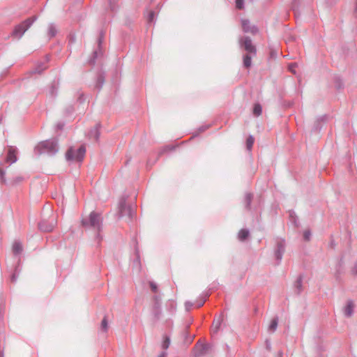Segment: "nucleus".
I'll return each instance as SVG.
<instances>
[{
  "label": "nucleus",
  "mask_w": 357,
  "mask_h": 357,
  "mask_svg": "<svg viewBox=\"0 0 357 357\" xmlns=\"http://www.w3.org/2000/svg\"><path fill=\"white\" fill-rule=\"evenodd\" d=\"M81 225L84 229H91L97 232L96 238L99 243L102 239L100 231L102 229V217L100 213L92 211L89 216L82 217Z\"/></svg>",
  "instance_id": "f257e3e1"
},
{
  "label": "nucleus",
  "mask_w": 357,
  "mask_h": 357,
  "mask_svg": "<svg viewBox=\"0 0 357 357\" xmlns=\"http://www.w3.org/2000/svg\"><path fill=\"white\" fill-rule=\"evenodd\" d=\"M59 151L58 141L56 139H48L40 142L34 149V153L37 155L47 154L54 155Z\"/></svg>",
  "instance_id": "f03ea898"
},
{
  "label": "nucleus",
  "mask_w": 357,
  "mask_h": 357,
  "mask_svg": "<svg viewBox=\"0 0 357 357\" xmlns=\"http://www.w3.org/2000/svg\"><path fill=\"white\" fill-rule=\"evenodd\" d=\"M127 197L123 196L120 198L118 204V216L119 218L127 216L130 220H132L135 217V211L132 206L127 205Z\"/></svg>",
  "instance_id": "7ed1b4c3"
},
{
  "label": "nucleus",
  "mask_w": 357,
  "mask_h": 357,
  "mask_svg": "<svg viewBox=\"0 0 357 357\" xmlns=\"http://www.w3.org/2000/svg\"><path fill=\"white\" fill-rule=\"evenodd\" d=\"M86 148L84 145L80 146L77 149L73 147L68 149L66 153V159L68 162H82L85 156Z\"/></svg>",
  "instance_id": "20e7f679"
},
{
  "label": "nucleus",
  "mask_w": 357,
  "mask_h": 357,
  "mask_svg": "<svg viewBox=\"0 0 357 357\" xmlns=\"http://www.w3.org/2000/svg\"><path fill=\"white\" fill-rule=\"evenodd\" d=\"M37 20L36 16H33L31 17L27 18L22 23L17 24L14 28L12 36L20 38L22 37L24 33L28 30L31 26L33 24V22Z\"/></svg>",
  "instance_id": "39448f33"
},
{
  "label": "nucleus",
  "mask_w": 357,
  "mask_h": 357,
  "mask_svg": "<svg viewBox=\"0 0 357 357\" xmlns=\"http://www.w3.org/2000/svg\"><path fill=\"white\" fill-rule=\"evenodd\" d=\"M153 305L151 310L152 321L153 323L158 321L162 317L161 297L155 295L153 298Z\"/></svg>",
  "instance_id": "423d86ee"
},
{
  "label": "nucleus",
  "mask_w": 357,
  "mask_h": 357,
  "mask_svg": "<svg viewBox=\"0 0 357 357\" xmlns=\"http://www.w3.org/2000/svg\"><path fill=\"white\" fill-rule=\"evenodd\" d=\"M286 243L282 238H277L275 242V248L274 250V256L277 260V264H280L283 255L285 252Z\"/></svg>",
  "instance_id": "0eeeda50"
},
{
  "label": "nucleus",
  "mask_w": 357,
  "mask_h": 357,
  "mask_svg": "<svg viewBox=\"0 0 357 357\" xmlns=\"http://www.w3.org/2000/svg\"><path fill=\"white\" fill-rule=\"evenodd\" d=\"M239 45L241 47H243L248 53L256 55V47L253 45L252 40L249 36L241 37L239 39Z\"/></svg>",
  "instance_id": "6e6552de"
},
{
  "label": "nucleus",
  "mask_w": 357,
  "mask_h": 357,
  "mask_svg": "<svg viewBox=\"0 0 357 357\" xmlns=\"http://www.w3.org/2000/svg\"><path fill=\"white\" fill-rule=\"evenodd\" d=\"M209 347H210L208 344H203L201 343L200 341H198L193 349L195 356L200 357L205 355L207 353Z\"/></svg>",
  "instance_id": "1a4fd4ad"
},
{
  "label": "nucleus",
  "mask_w": 357,
  "mask_h": 357,
  "mask_svg": "<svg viewBox=\"0 0 357 357\" xmlns=\"http://www.w3.org/2000/svg\"><path fill=\"white\" fill-rule=\"evenodd\" d=\"M56 224V221L53 217L50 222L45 220L40 221L38 223V228L40 230L43 231L49 232L52 231L54 229Z\"/></svg>",
  "instance_id": "9d476101"
},
{
  "label": "nucleus",
  "mask_w": 357,
  "mask_h": 357,
  "mask_svg": "<svg viewBox=\"0 0 357 357\" xmlns=\"http://www.w3.org/2000/svg\"><path fill=\"white\" fill-rule=\"evenodd\" d=\"M50 61V56H45V62H40L38 63L36 67L30 71L31 74H41L47 68L46 62Z\"/></svg>",
  "instance_id": "9b49d317"
},
{
  "label": "nucleus",
  "mask_w": 357,
  "mask_h": 357,
  "mask_svg": "<svg viewBox=\"0 0 357 357\" xmlns=\"http://www.w3.org/2000/svg\"><path fill=\"white\" fill-rule=\"evenodd\" d=\"M103 38H104V34L102 32H100V36L98 39L99 49L98 50H95L93 52V56L89 60V63L91 65H93L95 63L96 59L98 58V54H101L100 45L102 42Z\"/></svg>",
  "instance_id": "f8f14e48"
},
{
  "label": "nucleus",
  "mask_w": 357,
  "mask_h": 357,
  "mask_svg": "<svg viewBox=\"0 0 357 357\" xmlns=\"http://www.w3.org/2000/svg\"><path fill=\"white\" fill-rule=\"evenodd\" d=\"M100 124L97 123L96 125V126L94 128H91L90 130V131L89 132V134H88L89 137L90 139H93L95 141L98 142L99 140L100 135Z\"/></svg>",
  "instance_id": "ddd939ff"
},
{
  "label": "nucleus",
  "mask_w": 357,
  "mask_h": 357,
  "mask_svg": "<svg viewBox=\"0 0 357 357\" xmlns=\"http://www.w3.org/2000/svg\"><path fill=\"white\" fill-rule=\"evenodd\" d=\"M354 304L352 300H348L343 309L344 315L346 317H351L354 314Z\"/></svg>",
  "instance_id": "4468645a"
},
{
  "label": "nucleus",
  "mask_w": 357,
  "mask_h": 357,
  "mask_svg": "<svg viewBox=\"0 0 357 357\" xmlns=\"http://www.w3.org/2000/svg\"><path fill=\"white\" fill-rule=\"evenodd\" d=\"M241 24L244 32H251L252 33L257 32V28L255 26H251L250 22L248 20H242Z\"/></svg>",
  "instance_id": "2eb2a0df"
},
{
  "label": "nucleus",
  "mask_w": 357,
  "mask_h": 357,
  "mask_svg": "<svg viewBox=\"0 0 357 357\" xmlns=\"http://www.w3.org/2000/svg\"><path fill=\"white\" fill-rule=\"evenodd\" d=\"M303 275H299L294 283V291L297 295H300L303 291Z\"/></svg>",
  "instance_id": "dca6fc26"
},
{
  "label": "nucleus",
  "mask_w": 357,
  "mask_h": 357,
  "mask_svg": "<svg viewBox=\"0 0 357 357\" xmlns=\"http://www.w3.org/2000/svg\"><path fill=\"white\" fill-rule=\"evenodd\" d=\"M135 258L134 259V260L132 261V266L137 271H139L141 270V261H140V256H139V250L137 247V245H136L135 248Z\"/></svg>",
  "instance_id": "f3484780"
},
{
  "label": "nucleus",
  "mask_w": 357,
  "mask_h": 357,
  "mask_svg": "<svg viewBox=\"0 0 357 357\" xmlns=\"http://www.w3.org/2000/svg\"><path fill=\"white\" fill-rule=\"evenodd\" d=\"M253 199V195L250 192H246L244 197V205L247 210L251 209V202Z\"/></svg>",
  "instance_id": "a211bd4d"
},
{
  "label": "nucleus",
  "mask_w": 357,
  "mask_h": 357,
  "mask_svg": "<svg viewBox=\"0 0 357 357\" xmlns=\"http://www.w3.org/2000/svg\"><path fill=\"white\" fill-rule=\"evenodd\" d=\"M6 161L13 164L17 161V156L15 153V150L13 149H10L8 152V155L6 157Z\"/></svg>",
  "instance_id": "6ab92c4d"
},
{
  "label": "nucleus",
  "mask_w": 357,
  "mask_h": 357,
  "mask_svg": "<svg viewBox=\"0 0 357 357\" xmlns=\"http://www.w3.org/2000/svg\"><path fill=\"white\" fill-rule=\"evenodd\" d=\"M13 252L15 255H20L22 251V245L20 241H15L13 244Z\"/></svg>",
  "instance_id": "aec40b11"
},
{
  "label": "nucleus",
  "mask_w": 357,
  "mask_h": 357,
  "mask_svg": "<svg viewBox=\"0 0 357 357\" xmlns=\"http://www.w3.org/2000/svg\"><path fill=\"white\" fill-rule=\"evenodd\" d=\"M105 83V75L103 73H100L97 76L96 88L100 90Z\"/></svg>",
  "instance_id": "412c9836"
},
{
  "label": "nucleus",
  "mask_w": 357,
  "mask_h": 357,
  "mask_svg": "<svg viewBox=\"0 0 357 357\" xmlns=\"http://www.w3.org/2000/svg\"><path fill=\"white\" fill-rule=\"evenodd\" d=\"M252 54L247 53L243 55V66L245 68H248L252 65Z\"/></svg>",
  "instance_id": "4be33fe9"
},
{
  "label": "nucleus",
  "mask_w": 357,
  "mask_h": 357,
  "mask_svg": "<svg viewBox=\"0 0 357 357\" xmlns=\"http://www.w3.org/2000/svg\"><path fill=\"white\" fill-rule=\"evenodd\" d=\"M250 232L248 229H242L239 231L238 234V238L240 241H245L248 237L249 236Z\"/></svg>",
  "instance_id": "5701e85b"
},
{
  "label": "nucleus",
  "mask_w": 357,
  "mask_h": 357,
  "mask_svg": "<svg viewBox=\"0 0 357 357\" xmlns=\"http://www.w3.org/2000/svg\"><path fill=\"white\" fill-rule=\"evenodd\" d=\"M58 88H59V82H56V81H54V82L52 84V85L50 88V91H49V93L51 96L55 97L57 95Z\"/></svg>",
  "instance_id": "b1692460"
},
{
  "label": "nucleus",
  "mask_w": 357,
  "mask_h": 357,
  "mask_svg": "<svg viewBox=\"0 0 357 357\" xmlns=\"http://www.w3.org/2000/svg\"><path fill=\"white\" fill-rule=\"evenodd\" d=\"M57 30L54 24H50L48 26L47 34L50 38H53L56 35Z\"/></svg>",
  "instance_id": "393cba45"
},
{
  "label": "nucleus",
  "mask_w": 357,
  "mask_h": 357,
  "mask_svg": "<svg viewBox=\"0 0 357 357\" xmlns=\"http://www.w3.org/2000/svg\"><path fill=\"white\" fill-rule=\"evenodd\" d=\"M278 324V318L274 317L271 320V324L269 325V327H268L269 331L271 332H274L277 329Z\"/></svg>",
  "instance_id": "a878e982"
},
{
  "label": "nucleus",
  "mask_w": 357,
  "mask_h": 357,
  "mask_svg": "<svg viewBox=\"0 0 357 357\" xmlns=\"http://www.w3.org/2000/svg\"><path fill=\"white\" fill-rule=\"evenodd\" d=\"M261 113H262L261 105L259 103L255 104L254 107H253L254 115H255L256 116H259L261 114Z\"/></svg>",
  "instance_id": "bb28decb"
},
{
  "label": "nucleus",
  "mask_w": 357,
  "mask_h": 357,
  "mask_svg": "<svg viewBox=\"0 0 357 357\" xmlns=\"http://www.w3.org/2000/svg\"><path fill=\"white\" fill-rule=\"evenodd\" d=\"M254 142H255V139H254L252 135H250L247 138V140H246V148H247L248 151H251V149L252 148V146H253V144H254Z\"/></svg>",
  "instance_id": "cd10ccee"
},
{
  "label": "nucleus",
  "mask_w": 357,
  "mask_h": 357,
  "mask_svg": "<svg viewBox=\"0 0 357 357\" xmlns=\"http://www.w3.org/2000/svg\"><path fill=\"white\" fill-rule=\"evenodd\" d=\"M170 345V338L166 336L162 342V347L163 349H167Z\"/></svg>",
  "instance_id": "c85d7f7f"
},
{
  "label": "nucleus",
  "mask_w": 357,
  "mask_h": 357,
  "mask_svg": "<svg viewBox=\"0 0 357 357\" xmlns=\"http://www.w3.org/2000/svg\"><path fill=\"white\" fill-rule=\"evenodd\" d=\"M175 149V147L174 146H166L165 147H163L159 152L158 153V156H160L161 155H162L164 153L168 151H173Z\"/></svg>",
  "instance_id": "c756f323"
},
{
  "label": "nucleus",
  "mask_w": 357,
  "mask_h": 357,
  "mask_svg": "<svg viewBox=\"0 0 357 357\" xmlns=\"http://www.w3.org/2000/svg\"><path fill=\"white\" fill-rule=\"evenodd\" d=\"M326 116H321L320 118H319L316 122V125L314 126V130H315L316 131L320 130L321 126H319V121H324L326 120Z\"/></svg>",
  "instance_id": "7c9ffc66"
},
{
  "label": "nucleus",
  "mask_w": 357,
  "mask_h": 357,
  "mask_svg": "<svg viewBox=\"0 0 357 357\" xmlns=\"http://www.w3.org/2000/svg\"><path fill=\"white\" fill-rule=\"evenodd\" d=\"M154 18H155V12L151 10L149 12L148 15L147 21L149 24L154 23Z\"/></svg>",
  "instance_id": "2f4dec72"
},
{
  "label": "nucleus",
  "mask_w": 357,
  "mask_h": 357,
  "mask_svg": "<svg viewBox=\"0 0 357 357\" xmlns=\"http://www.w3.org/2000/svg\"><path fill=\"white\" fill-rule=\"evenodd\" d=\"M102 331L106 332L108 329V323L106 317H104L101 322Z\"/></svg>",
  "instance_id": "473e14b6"
},
{
  "label": "nucleus",
  "mask_w": 357,
  "mask_h": 357,
  "mask_svg": "<svg viewBox=\"0 0 357 357\" xmlns=\"http://www.w3.org/2000/svg\"><path fill=\"white\" fill-rule=\"evenodd\" d=\"M108 1H109L110 10L113 12L115 11L117 8L116 3H117L118 0H108Z\"/></svg>",
  "instance_id": "72a5a7b5"
},
{
  "label": "nucleus",
  "mask_w": 357,
  "mask_h": 357,
  "mask_svg": "<svg viewBox=\"0 0 357 357\" xmlns=\"http://www.w3.org/2000/svg\"><path fill=\"white\" fill-rule=\"evenodd\" d=\"M222 321V318L219 317L218 319L213 321V326L215 327V332H217Z\"/></svg>",
  "instance_id": "f704fd0d"
},
{
  "label": "nucleus",
  "mask_w": 357,
  "mask_h": 357,
  "mask_svg": "<svg viewBox=\"0 0 357 357\" xmlns=\"http://www.w3.org/2000/svg\"><path fill=\"white\" fill-rule=\"evenodd\" d=\"M23 177L21 176H17L16 177H15L13 181H11V183L12 185H17L18 183H20V182H22L23 181Z\"/></svg>",
  "instance_id": "c9c22d12"
},
{
  "label": "nucleus",
  "mask_w": 357,
  "mask_h": 357,
  "mask_svg": "<svg viewBox=\"0 0 357 357\" xmlns=\"http://www.w3.org/2000/svg\"><path fill=\"white\" fill-rule=\"evenodd\" d=\"M236 8L241 10L244 7V0H236Z\"/></svg>",
  "instance_id": "e433bc0d"
},
{
  "label": "nucleus",
  "mask_w": 357,
  "mask_h": 357,
  "mask_svg": "<svg viewBox=\"0 0 357 357\" xmlns=\"http://www.w3.org/2000/svg\"><path fill=\"white\" fill-rule=\"evenodd\" d=\"M311 237V232L310 230H305L303 233V238L305 241H310Z\"/></svg>",
  "instance_id": "4c0bfd02"
},
{
  "label": "nucleus",
  "mask_w": 357,
  "mask_h": 357,
  "mask_svg": "<svg viewBox=\"0 0 357 357\" xmlns=\"http://www.w3.org/2000/svg\"><path fill=\"white\" fill-rule=\"evenodd\" d=\"M193 306H195L194 303H192L190 301H186L185 303V307L186 311H190Z\"/></svg>",
  "instance_id": "58836bf2"
},
{
  "label": "nucleus",
  "mask_w": 357,
  "mask_h": 357,
  "mask_svg": "<svg viewBox=\"0 0 357 357\" xmlns=\"http://www.w3.org/2000/svg\"><path fill=\"white\" fill-rule=\"evenodd\" d=\"M18 278V273H17V268L15 269V271L12 274L10 280L12 282L15 283L17 280Z\"/></svg>",
  "instance_id": "ea45409f"
},
{
  "label": "nucleus",
  "mask_w": 357,
  "mask_h": 357,
  "mask_svg": "<svg viewBox=\"0 0 357 357\" xmlns=\"http://www.w3.org/2000/svg\"><path fill=\"white\" fill-rule=\"evenodd\" d=\"M149 285H150V287L151 289V290L154 292V293H156L157 291H158V287H157V284L153 282V281H151L149 282Z\"/></svg>",
  "instance_id": "a19ab883"
},
{
  "label": "nucleus",
  "mask_w": 357,
  "mask_h": 357,
  "mask_svg": "<svg viewBox=\"0 0 357 357\" xmlns=\"http://www.w3.org/2000/svg\"><path fill=\"white\" fill-rule=\"evenodd\" d=\"M205 301H206V298H203L200 301H198L196 303H195V306L196 307H200L204 304Z\"/></svg>",
  "instance_id": "79ce46f5"
},
{
  "label": "nucleus",
  "mask_w": 357,
  "mask_h": 357,
  "mask_svg": "<svg viewBox=\"0 0 357 357\" xmlns=\"http://www.w3.org/2000/svg\"><path fill=\"white\" fill-rule=\"evenodd\" d=\"M4 176H5V171H3V169H0V182L1 183H6V180H5Z\"/></svg>",
  "instance_id": "37998d69"
},
{
  "label": "nucleus",
  "mask_w": 357,
  "mask_h": 357,
  "mask_svg": "<svg viewBox=\"0 0 357 357\" xmlns=\"http://www.w3.org/2000/svg\"><path fill=\"white\" fill-rule=\"evenodd\" d=\"M211 126L210 124H206V125H204V126H200L199 128H198V131L199 132H202L205 130H206L209 127Z\"/></svg>",
  "instance_id": "c03bdc74"
},
{
  "label": "nucleus",
  "mask_w": 357,
  "mask_h": 357,
  "mask_svg": "<svg viewBox=\"0 0 357 357\" xmlns=\"http://www.w3.org/2000/svg\"><path fill=\"white\" fill-rule=\"evenodd\" d=\"M351 272L354 276H357V262L355 263L354 267L351 268Z\"/></svg>",
  "instance_id": "a18cd8bd"
},
{
  "label": "nucleus",
  "mask_w": 357,
  "mask_h": 357,
  "mask_svg": "<svg viewBox=\"0 0 357 357\" xmlns=\"http://www.w3.org/2000/svg\"><path fill=\"white\" fill-rule=\"evenodd\" d=\"M336 86L337 89H341L343 86V84L340 78L336 79Z\"/></svg>",
  "instance_id": "49530a36"
},
{
  "label": "nucleus",
  "mask_w": 357,
  "mask_h": 357,
  "mask_svg": "<svg viewBox=\"0 0 357 357\" xmlns=\"http://www.w3.org/2000/svg\"><path fill=\"white\" fill-rule=\"evenodd\" d=\"M73 112H74V108L73 106H69L68 107L66 108V114H70L73 113Z\"/></svg>",
  "instance_id": "de8ad7c7"
},
{
  "label": "nucleus",
  "mask_w": 357,
  "mask_h": 357,
  "mask_svg": "<svg viewBox=\"0 0 357 357\" xmlns=\"http://www.w3.org/2000/svg\"><path fill=\"white\" fill-rule=\"evenodd\" d=\"M296 66V63H291L289 66V70H291L292 73H295V71L294 70V68Z\"/></svg>",
  "instance_id": "09e8293b"
},
{
  "label": "nucleus",
  "mask_w": 357,
  "mask_h": 357,
  "mask_svg": "<svg viewBox=\"0 0 357 357\" xmlns=\"http://www.w3.org/2000/svg\"><path fill=\"white\" fill-rule=\"evenodd\" d=\"M63 126H64V123H58L56 124V128H57L58 130H62Z\"/></svg>",
  "instance_id": "8fccbe9b"
},
{
  "label": "nucleus",
  "mask_w": 357,
  "mask_h": 357,
  "mask_svg": "<svg viewBox=\"0 0 357 357\" xmlns=\"http://www.w3.org/2000/svg\"><path fill=\"white\" fill-rule=\"evenodd\" d=\"M330 245V247H331V248H335V241H334V240H333V239H332V240L331 241V242H330V245Z\"/></svg>",
  "instance_id": "3c124183"
},
{
  "label": "nucleus",
  "mask_w": 357,
  "mask_h": 357,
  "mask_svg": "<svg viewBox=\"0 0 357 357\" xmlns=\"http://www.w3.org/2000/svg\"><path fill=\"white\" fill-rule=\"evenodd\" d=\"M167 353L166 351H162L159 356V357H167Z\"/></svg>",
  "instance_id": "603ef678"
},
{
  "label": "nucleus",
  "mask_w": 357,
  "mask_h": 357,
  "mask_svg": "<svg viewBox=\"0 0 357 357\" xmlns=\"http://www.w3.org/2000/svg\"><path fill=\"white\" fill-rule=\"evenodd\" d=\"M266 343L267 349L271 350V343L268 340H266Z\"/></svg>",
  "instance_id": "864d4df0"
},
{
  "label": "nucleus",
  "mask_w": 357,
  "mask_h": 357,
  "mask_svg": "<svg viewBox=\"0 0 357 357\" xmlns=\"http://www.w3.org/2000/svg\"><path fill=\"white\" fill-rule=\"evenodd\" d=\"M225 350L227 351V353L229 352V350H230V347L228 344H225Z\"/></svg>",
  "instance_id": "5fc2aeb1"
},
{
  "label": "nucleus",
  "mask_w": 357,
  "mask_h": 357,
  "mask_svg": "<svg viewBox=\"0 0 357 357\" xmlns=\"http://www.w3.org/2000/svg\"><path fill=\"white\" fill-rule=\"evenodd\" d=\"M78 100L80 101V102H82L84 100V95L83 94H81L78 98Z\"/></svg>",
  "instance_id": "6e6d98bb"
},
{
  "label": "nucleus",
  "mask_w": 357,
  "mask_h": 357,
  "mask_svg": "<svg viewBox=\"0 0 357 357\" xmlns=\"http://www.w3.org/2000/svg\"><path fill=\"white\" fill-rule=\"evenodd\" d=\"M278 357H283V352L282 351H278Z\"/></svg>",
  "instance_id": "4d7b16f0"
},
{
  "label": "nucleus",
  "mask_w": 357,
  "mask_h": 357,
  "mask_svg": "<svg viewBox=\"0 0 357 357\" xmlns=\"http://www.w3.org/2000/svg\"><path fill=\"white\" fill-rule=\"evenodd\" d=\"M342 264H343V261H342V259H341L339 262V264H338L339 268L342 266Z\"/></svg>",
  "instance_id": "13d9d810"
},
{
  "label": "nucleus",
  "mask_w": 357,
  "mask_h": 357,
  "mask_svg": "<svg viewBox=\"0 0 357 357\" xmlns=\"http://www.w3.org/2000/svg\"><path fill=\"white\" fill-rule=\"evenodd\" d=\"M356 6H355L354 10L356 13H357V0H356Z\"/></svg>",
  "instance_id": "bf43d9fd"
},
{
  "label": "nucleus",
  "mask_w": 357,
  "mask_h": 357,
  "mask_svg": "<svg viewBox=\"0 0 357 357\" xmlns=\"http://www.w3.org/2000/svg\"><path fill=\"white\" fill-rule=\"evenodd\" d=\"M340 274V271L339 269H337L336 271V275L337 276V275Z\"/></svg>",
  "instance_id": "052dcab7"
},
{
  "label": "nucleus",
  "mask_w": 357,
  "mask_h": 357,
  "mask_svg": "<svg viewBox=\"0 0 357 357\" xmlns=\"http://www.w3.org/2000/svg\"><path fill=\"white\" fill-rule=\"evenodd\" d=\"M147 164L149 165H153V163H151V161L150 160H149L147 162Z\"/></svg>",
  "instance_id": "680f3d73"
},
{
  "label": "nucleus",
  "mask_w": 357,
  "mask_h": 357,
  "mask_svg": "<svg viewBox=\"0 0 357 357\" xmlns=\"http://www.w3.org/2000/svg\"><path fill=\"white\" fill-rule=\"evenodd\" d=\"M192 340H193V337L190 338V339L188 340V342H189V343H191V342H192Z\"/></svg>",
  "instance_id": "e2e57ef3"
},
{
  "label": "nucleus",
  "mask_w": 357,
  "mask_h": 357,
  "mask_svg": "<svg viewBox=\"0 0 357 357\" xmlns=\"http://www.w3.org/2000/svg\"><path fill=\"white\" fill-rule=\"evenodd\" d=\"M187 336H188V333H187V332H185V338H187Z\"/></svg>",
  "instance_id": "0e129e2a"
}]
</instances>
